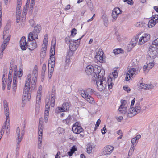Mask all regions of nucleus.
Masks as SVG:
<instances>
[{
	"label": "nucleus",
	"mask_w": 158,
	"mask_h": 158,
	"mask_svg": "<svg viewBox=\"0 0 158 158\" xmlns=\"http://www.w3.org/2000/svg\"><path fill=\"white\" fill-rule=\"evenodd\" d=\"M99 57V62L102 63L105 62V59L103 58V56H100Z\"/></svg>",
	"instance_id": "obj_42"
},
{
	"label": "nucleus",
	"mask_w": 158,
	"mask_h": 158,
	"mask_svg": "<svg viewBox=\"0 0 158 158\" xmlns=\"http://www.w3.org/2000/svg\"><path fill=\"white\" fill-rule=\"evenodd\" d=\"M148 86L147 84L144 83H140V87L142 89H147V86Z\"/></svg>",
	"instance_id": "obj_43"
},
{
	"label": "nucleus",
	"mask_w": 158,
	"mask_h": 158,
	"mask_svg": "<svg viewBox=\"0 0 158 158\" xmlns=\"http://www.w3.org/2000/svg\"><path fill=\"white\" fill-rule=\"evenodd\" d=\"M148 86H147L146 89H153L154 87L153 85L152 84L147 85Z\"/></svg>",
	"instance_id": "obj_57"
},
{
	"label": "nucleus",
	"mask_w": 158,
	"mask_h": 158,
	"mask_svg": "<svg viewBox=\"0 0 158 158\" xmlns=\"http://www.w3.org/2000/svg\"><path fill=\"white\" fill-rule=\"evenodd\" d=\"M112 11L113 12V13H114L115 14H117L118 15L122 12V11L120 10V8L118 7L114 8Z\"/></svg>",
	"instance_id": "obj_28"
},
{
	"label": "nucleus",
	"mask_w": 158,
	"mask_h": 158,
	"mask_svg": "<svg viewBox=\"0 0 158 158\" xmlns=\"http://www.w3.org/2000/svg\"><path fill=\"white\" fill-rule=\"evenodd\" d=\"M152 46L154 47L155 49V50L158 52V38L152 42V44L149 47Z\"/></svg>",
	"instance_id": "obj_15"
},
{
	"label": "nucleus",
	"mask_w": 158,
	"mask_h": 158,
	"mask_svg": "<svg viewBox=\"0 0 158 158\" xmlns=\"http://www.w3.org/2000/svg\"><path fill=\"white\" fill-rule=\"evenodd\" d=\"M77 30L75 28L73 29L71 31V36L73 37L77 33Z\"/></svg>",
	"instance_id": "obj_33"
},
{
	"label": "nucleus",
	"mask_w": 158,
	"mask_h": 158,
	"mask_svg": "<svg viewBox=\"0 0 158 158\" xmlns=\"http://www.w3.org/2000/svg\"><path fill=\"white\" fill-rule=\"evenodd\" d=\"M87 3L88 7L89 8L90 10H91L93 9L92 3L91 2L88 1H87Z\"/></svg>",
	"instance_id": "obj_51"
},
{
	"label": "nucleus",
	"mask_w": 158,
	"mask_h": 158,
	"mask_svg": "<svg viewBox=\"0 0 158 158\" xmlns=\"http://www.w3.org/2000/svg\"><path fill=\"white\" fill-rule=\"evenodd\" d=\"M50 106L49 104L48 103V102L47 101L46 102V104L45 106V110H49Z\"/></svg>",
	"instance_id": "obj_59"
},
{
	"label": "nucleus",
	"mask_w": 158,
	"mask_h": 158,
	"mask_svg": "<svg viewBox=\"0 0 158 158\" xmlns=\"http://www.w3.org/2000/svg\"><path fill=\"white\" fill-rule=\"evenodd\" d=\"M63 109V108L62 107H58L56 109L55 112H56L58 113L60 112L64 111Z\"/></svg>",
	"instance_id": "obj_37"
},
{
	"label": "nucleus",
	"mask_w": 158,
	"mask_h": 158,
	"mask_svg": "<svg viewBox=\"0 0 158 158\" xmlns=\"http://www.w3.org/2000/svg\"><path fill=\"white\" fill-rule=\"evenodd\" d=\"M85 99L89 103H92L94 100V99L89 94H85Z\"/></svg>",
	"instance_id": "obj_20"
},
{
	"label": "nucleus",
	"mask_w": 158,
	"mask_h": 158,
	"mask_svg": "<svg viewBox=\"0 0 158 158\" xmlns=\"http://www.w3.org/2000/svg\"><path fill=\"white\" fill-rule=\"evenodd\" d=\"M40 94L41 93H38V92L37 95L36 97L37 103H39L40 102V100L41 98V94Z\"/></svg>",
	"instance_id": "obj_36"
},
{
	"label": "nucleus",
	"mask_w": 158,
	"mask_h": 158,
	"mask_svg": "<svg viewBox=\"0 0 158 158\" xmlns=\"http://www.w3.org/2000/svg\"><path fill=\"white\" fill-rule=\"evenodd\" d=\"M56 41L55 42V43L52 46H52L51 47V49L50 51V56H54L55 54V45H56Z\"/></svg>",
	"instance_id": "obj_22"
},
{
	"label": "nucleus",
	"mask_w": 158,
	"mask_h": 158,
	"mask_svg": "<svg viewBox=\"0 0 158 158\" xmlns=\"http://www.w3.org/2000/svg\"><path fill=\"white\" fill-rule=\"evenodd\" d=\"M72 40H71L70 37H66L65 39L66 43L67 44H70Z\"/></svg>",
	"instance_id": "obj_45"
},
{
	"label": "nucleus",
	"mask_w": 158,
	"mask_h": 158,
	"mask_svg": "<svg viewBox=\"0 0 158 158\" xmlns=\"http://www.w3.org/2000/svg\"><path fill=\"white\" fill-rule=\"evenodd\" d=\"M20 129L19 127H18L16 129V133H17L18 135V137L17 139H20L19 138L20 136Z\"/></svg>",
	"instance_id": "obj_56"
},
{
	"label": "nucleus",
	"mask_w": 158,
	"mask_h": 158,
	"mask_svg": "<svg viewBox=\"0 0 158 158\" xmlns=\"http://www.w3.org/2000/svg\"><path fill=\"white\" fill-rule=\"evenodd\" d=\"M102 18L104 25L106 27H107L108 25V20L107 17L106 15H102Z\"/></svg>",
	"instance_id": "obj_24"
},
{
	"label": "nucleus",
	"mask_w": 158,
	"mask_h": 158,
	"mask_svg": "<svg viewBox=\"0 0 158 158\" xmlns=\"http://www.w3.org/2000/svg\"><path fill=\"white\" fill-rule=\"evenodd\" d=\"M31 75L30 74H28L27 76L26 80V83L25 84L26 87H27V86L28 87V86H30L31 82Z\"/></svg>",
	"instance_id": "obj_18"
},
{
	"label": "nucleus",
	"mask_w": 158,
	"mask_h": 158,
	"mask_svg": "<svg viewBox=\"0 0 158 158\" xmlns=\"http://www.w3.org/2000/svg\"><path fill=\"white\" fill-rule=\"evenodd\" d=\"M157 22L152 18L149 21L148 25L149 27H152Z\"/></svg>",
	"instance_id": "obj_19"
},
{
	"label": "nucleus",
	"mask_w": 158,
	"mask_h": 158,
	"mask_svg": "<svg viewBox=\"0 0 158 158\" xmlns=\"http://www.w3.org/2000/svg\"><path fill=\"white\" fill-rule=\"evenodd\" d=\"M6 120L5 122L6 124H8V125H10V118L9 117V115H8V116H6Z\"/></svg>",
	"instance_id": "obj_46"
},
{
	"label": "nucleus",
	"mask_w": 158,
	"mask_h": 158,
	"mask_svg": "<svg viewBox=\"0 0 158 158\" xmlns=\"http://www.w3.org/2000/svg\"><path fill=\"white\" fill-rule=\"evenodd\" d=\"M77 150V148L75 146H73L72 147L70 150V151L74 153Z\"/></svg>",
	"instance_id": "obj_50"
},
{
	"label": "nucleus",
	"mask_w": 158,
	"mask_h": 158,
	"mask_svg": "<svg viewBox=\"0 0 158 158\" xmlns=\"http://www.w3.org/2000/svg\"><path fill=\"white\" fill-rule=\"evenodd\" d=\"M64 129L60 127H59L58 128V133L60 134L61 133H63L64 132Z\"/></svg>",
	"instance_id": "obj_55"
},
{
	"label": "nucleus",
	"mask_w": 158,
	"mask_h": 158,
	"mask_svg": "<svg viewBox=\"0 0 158 158\" xmlns=\"http://www.w3.org/2000/svg\"><path fill=\"white\" fill-rule=\"evenodd\" d=\"M33 73L34 74L35 78H37V75L38 74V71L36 69H34L33 71Z\"/></svg>",
	"instance_id": "obj_58"
},
{
	"label": "nucleus",
	"mask_w": 158,
	"mask_h": 158,
	"mask_svg": "<svg viewBox=\"0 0 158 158\" xmlns=\"http://www.w3.org/2000/svg\"><path fill=\"white\" fill-rule=\"evenodd\" d=\"M48 35L47 34L45 35L44 36V38L43 41V44L42 45V47L44 46V47H42L43 48V51H46L47 49V44L48 42Z\"/></svg>",
	"instance_id": "obj_14"
},
{
	"label": "nucleus",
	"mask_w": 158,
	"mask_h": 158,
	"mask_svg": "<svg viewBox=\"0 0 158 158\" xmlns=\"http://www.w3.org/2000/svg\"><path fill=\"white\" fill-rule=\"evenodd\" d=\"M22 139V136L21 137L20 139H16V151H19V149L20 145L19 143L21 141Z\"/></svg>",
	"instance_id": "obj_23"
},
{
	"label": "nucleus",
	"mask_w": 158,
	"mask_h": 158,
	"mask_svg": "<svg viewBox=\"0 0 158 158\" xmlns=\"http://www.w3.org/2000/svg\"><path fill=\"white\" fill-rule=\"evenodd\" d=\"M107 130L105 128V126H104V127H103L102 129H101V132L102 134H104L106 131Z\"/></svg>",
	"instance_id": "obj_64"
},
{
	"label": "nucleus",
	"mask_w": 158,
	"mask_h": 158,
	"mask_svg": "<svg viewBox=\"0 0 158 158\" xmlns=\"http://www.w3.org/2000/svg\"><path fill=\"white\" fill-rule=\"evenodd\" d=\"M86 73L88 75H91L93 77V73H94V67L91 65L87 66L85 69Z\"/></svg>",
	"instance_id": "obj_11"
},
{
	"label": "nucleus",
	"mask_w": 158,
	"mask_h": 158,
	"mask_svg": "<svg viewBox=\"0 0 158 158\" xmlns=\"http://www.w3.org/2000/svg\"><path fill=\"white\" fill-rule=\"evenodd\" d=\"M62 107L63 108L64 111L69 110V105L67 102L64 103L62 105Z\"/></svg>",
	"instance_id": "obj_26"
},
{
	"label": "nucleus",
	"mask_w": 158,
	"mask_h": 158,
	"mask_svg": "<svg viewBox=\"0 0 158 158\" xmlns=\"http://www.w3.org/2000/svg\"><path fill=\"white\" fill-rule=\"evenodd\" d=\"M118 16V15H117V14H115L114 13H113V12L112 11V16L113 18V20H115Z\"/></svg>",
	"instance_id": "obj_38"
},
{
	"label": "nucleus",
	"mask_w": 158,
	"mask_h": 158,
	"mask_svg": "<svg viewBox=\"0 0 158 158\" xmlns=\"http://www.w3.org/2000/svg\"><path fill=\"white\" fill-rule=\"evenodd\" d=\"M104 70H102L100 66L96 65L94 67V73H93V78L98 79L102 78L104 75Z\"/></svg>",
	"instance_id": "obj_2"
},
{
	"label": "nucleus",
	"mask_w": 158,
	"mask_h": 158,
	"mask_svg": "<svg viewBox=\"0 0 158 158\" xmlns=\"http://www.w3.org/2000/svg\"><path fill=\"white\" fill-rule=\"evenodd\" d=\"M41 29V25L38 24L34 27V29L32 32H30L28 35L30 36L32 40L35 39H37L38 38V34L39 33Z\"/></svg>",
	"instance_id": "obj_5"
},
{
	"label": "nucleus",
	"mask_w": 158,
	"mask_h": 158,
	"mask_svg": "<svg viewBox=\"0 0 158 158\" xmlns=\"http://www.w3.org/2000/svg\"><path fill=\"white\" fill-rule=\"evenodd\" d=\"M150 39V35L149 34H145L139 40L138 44L141 45L148 41Z\"/></svg>",
	"instance_id": "obj_9"
},
{
	"label": "nucleus",
	"mask_w": 158,
	"mask_h": 158,
	"mask_svg": "<svg viewBox=\"0 0 158 158\" xmlns=\"http://www.w3.org/2000/svg\"><path fill=\"white\" fill-rule=\"evenodd\" d=\"M6 29L7 28H6V31H4L3 33V39L4 40L1 46V54L2 55L3 54V51L6 48L8 43L10 40L11 37V35H6V31H7Z\"/></svg>",
	"instance_id": "obj_3"
},
{
	"label": "nucleus",
	"mask_w": 158,
	"mask_h": 158,
	"mask_svg": "<svg viewBox=\"0 0 158 158\" xmlns=\"http://www.w3.org/2000/svg\"><path fill=\"white\" fill-rule=\"evenodd\" d=\"M140 102H138L135 104V110L136 114L140 113L141 110V108L140 106Z\"/></svg>",
	"instance_id": "obj_21"
},
{
	"label": "nucleus",
	"mask_w": 158,
	"mask_h": 158,
	"mask_svg": "<svg viewBox=\"0 0 158 158\" xmlns=\"http://www.w3.org/2000/svg\"><path fill=\"white\" fill-rule=\"evenodd\" d=\"M135 39H133V38L131 40L130 43L129 44L130 45H131V48H133L135 46L136 44L137 43V41H135Z\"/></svg>",
	"instance_id": "obj_31"
},
{
	"label": "nucleus",
	"mask_w": 158,
	"mask_h": 158,
	"mask_svg": "<svg viewBox=\"0 0 158 158\" xmlns=\"http://www.w3.org/2000/svg\"><path fill=\"white\" fill-rule=\"evenodd\" d=\"M74 51H72L71 50H69L68 52H67V56H68L69 57L71 56H72L73 54V52Z\"/></svg>",
	"instance_id": "obj_54"
},
{
	"label": "nucleus",
	"mask_w": 158,
	"mask_h": 158,
	"mask_svg": "<svg viewBox=\"0 0 158 158\" xmlns=\"http://www.w3.org/2000/svg\"><path fill=\"white\" fill-rule=\"evenodd\" d=\"M86 92L87 94L91 95L94 93V91L91 89L88 88L87 89Z\"/></svg>",
	"instance_id": "obj_35"
},
{
	"label": "nucleus",
	"mask_w": 158,
	"mask_h": 158,
	"mask_svg": "<svg viewBox=\"0 0 158 158\" xmlns=\"http://www.w3.org/2000/svg\"><path fill=\"white\" fill-rule=\"evenodd\" d=\"M30 88V86H28V87L27 86L26 87L25 85L23 94L22 101L25 100L26 98H27L28 101H29L30 100L31 95L29 91Z\"/></svg>",
	"instance_id": "obj_7"
},
{
	"label": "nucleus",
	"mask_w": 158,
	"mask_h": 158,
	"mask_svg": "<svg viewBox=\"0 0 158 158\" xmlns=\"http://www.w3.org/2000/svg\"><path fill=\"white\" fill-rule=\"evenodd\" d=\"M104 52L102 49H99L98 52H97V55H100L101 56H103Z\"/></svg>",
	"instance_id": "obj_52"
},
{
	"label": "nucleus",
	"mask_w": 158,
	"mask_h": 158,
	"mask_svg": "<svg viewBox=\"0 0 158 158\" xmlns=\"http://www.w3.org/2000/svg\"><path fill=\"white\" fill-rule=\"evenodd\" d=\"M103 76L102 77V78H98V79L93 78V81L94 82H96V85L98 86L99 85H103V82L104 81Z\"/></svg>",
	"instance_id": "obj_13"
},
{
	"label": "nucleus",
	"mask_w": 158,
	"mask_h": 158,
	"mask_svg": "<svg viewBox=\"0 0 158 158\" xmlns=\"http://www.w3.org/2000/svg\"><path fill=\"white\" fill-rule=\"evenodd\" d=\"M94 148V146L90 143H88L87 145V152L88 154H90L92 152V151Z\"/></svg>",
	"instance_id": "obj_17"
},
{
	"label": "nucleus",
	"mask_w": 158,
	"mask_h": 158,
	"mask_svg": "<svg viewBox=\"0 0 158 158\" xmlns=\"http://www.w3.org/2000/svg\"><path fill=\"white\" fill-rule=\"evenodd\" d=\"M23 71L22 70L20 69L19 73L18 74V77L19 78H20V79H21V77L22 76L23 73H22Z\"/></svg>",
	"instance_id": "obj_61"
},
{
	"label": "nucleus",
	"mask_w": 158,
	"mask_h": 158,
	"mask_svg": "<svg viewBox=\"0 0 158 158\" xmlns=\"http://www.w3.org/2000/svg\"><path fill=\"white\" fill-rule=\"evenodd\" d=\"M5 114L6 116L9 115V109L8 107L4 108Z\"/></svg>",
	"instance_id": "obj_47"
},
{
	"label": "nucleus",
	"mask_w": 158,
	"mask_h": 158,
	"mask_svg": "<svg viewBox=\"0 0 158 158\" xmlns=\"http://www.w3.org/2000/svg\"><path fill=\"white\" fill-rule=\"evenodd\" d=\"M84 130L82 127L81 126L77 127L75 128V127H72V131L75 134H79L81 132L83 131Z\"/></svg>",
	"instance_id": "obj_12"
},
{
	"label": "nucleus",
	"mask_w": 158,
	"mask_h": 158,
	"mask_svg": "<svg viewBox=\"0 0 158 158\" xmlns=\"http://www.w3.org/2000/svg\"><path fill=\"white\" fill-rule=\"evenodd\" d=\"M55 94H56L51 93V100H52V102H55Z\"/></svg>",
	"instance_id": "obj_44"
},
{
	"label": "nucleus",
	"mask_w": 158,
	"mask_h": 158,
	"mask_svg": "<svg viewBox=\"0 0 158 158\" xmlns=\"http://www.w3.org/2000/svg\"><path fill=\"white\" fill-rule=\"evenodd\" d=\"M18 77V72L14 71L13 73V83L12 85V89L13 91L15 92L17 89V81Z\"/></svg>",
	"instance_id": "obj_10"
},
{
	"label": "nucleus",
	"mask_w": 158,
	"mask_h": 158,
	"mask_svg": "<svg viewBox=\"0 0 158 158\" xmlns=\"http://www.w3.org/2000/svg\"><path fill=\"white\" fill-rule=\"evenodd\" d=\"M74 42L72 40L71 41V43H70L69 45V49L70 50L73 51H75L78 48V45H74Z\"/></svg>",
	"instance_id": "obj_16"
},
{
	"label": "nucleus",
	"mask_w": 158,
	"mask_h": 158,
	"mask_svg": "<svg viewBox=\"0 0 158 158\" xmlns=\"http://www.w3.org/2000/svg\"><path fill=\"white\" fill-rule=\"evenodd\" d=\"M136 113L135 112V113H128L127 114V117H133L134 116H135V115H136Z\"/></svg>",
	"instance_id": "obj_62"
},
{
	"label": "nucleus",
	"mask_w": 158,
	"mask_h": 158,
	"mask_svg": "<svg viewBox=\"0 0 158 158\" xmlns=\"http://www.w3.org/2000/svg\"><path fill=\"white\" fill-rule=\"evenodd\" d=\"M21 6L18 7V6H17L16 13L17 15H20L21 13V10L20 9Z\"/></svg>",
	"instance_id": "obj_39"
},
{
	"label": "nucleus",
	"mask_w": 158,
	"mask_h": 158,
	"mask_svg": "<svg viewBox=\"0 0 158 158\" xmlns=\"http://www.w3.org/2000/svg\"><path fill=\"white\" fill-rule=\"evenodd\" d=\"M147 64L148 70H149L154 66V64L152 62H149Z\"/></svg>",
	"instance_id": "obj_34"
},
{
	"label": "nucleus",
	"mask_w": 158,
	"mask_h": 158,
	"mask_svg": "<svg viewBox=\"0 0 158 158\" xmlns=\"http://www.w3.org/2000/svg\"><path fill=\"white\" fill-rule=\"evenodd\" d=\"M138 70L136 71V69L133 68H131L126 74L125 80L128 81L133 76L138 73Z\"/></svg>",
	"instance_id": "obj_6"
},
{
	"label": "nucleus",
	"mask_w": 158,
	"mask_h": 158,
	"mask_svg": "<svg viewBox=\"0 0 158 158\" xmlns=\"http://www.w3.org/2000/svg\"><path fill=\"white\" fill-rule=\"evenodd\" d=\"M134 145V144H132L129 151L128 155L130 156H131L132 153L134 152L135 149V146Z\"/></svg>",
	"instance_id": "obj_30"
},
{
	"label": "nucleus",
	"mask_w": 158,
	"mask_h": 158,
	"mask_svg": "<svg viewBox=\"0 0 158 158\" xmlns=\"http://www.w3.org/2000/svg\"><path fill=\"white\" fill-rule=\"evenodd\" d=\"M123 51L121 49V48H118L114 50V53L115 54H118L120 53H122V51Z\"/></svg>",
	"instance_id": "obj_32"
},
{
	"label": "nucleus",
	"mask_w": 158,
	"mask_h": 158,
	"mask_svg": "<svg viewBox=\"0 0 158 158\" xmlns=\"http://www.w3.org/2000/svg\"><path fill=\"white\" fill-rule=\"evenodd\" d=\"M154 47H149L148 51V54L147 56V59L149 60V62H152L153 59L158 56V52L155 50Z\"/></svg>",
	"instance_id": "obj_4"
},
{
	"label": "nucleus",
	"mask_w": 158,
	"mask_h": 158,
	"mask_svg": "<svg viewBox=\"0 0 158 158\" xmlns=\"http://www.w3.org/2000/svg\"><path fill=\"white\" fill-rule=\"evenodd\" d=\"M84 36V35H83L80 38L78 39L72 40V41H73L74 42V44L76 45L77 44L78 48L79 44L80 43V40Z\"/></svg>",
	"instance_id": "obj_25"
},
{
	"label": "nucleus",
	"mask_w": 158,
	"mask_h": 158,
	"mask_svg": "<svg viewBox=\"0 0 158 158\" xmlns=\"http://www.w3.org/2000/svg\"><path fill=\"white\" fill-rule=\"evenodd\" d=\"M29 2H27L26 3V4L25 6H24L23 11V15L24 14V15H26V13L27 12V8L28 7V6L29 5Z\"/></svg>",
	"instance_id": "obj_27"
},
{
	"label": "nucleus",
	"mask_w": 158,
	"mask_h": 158,
	"mask_svg": "<svg viewBox=\"0 0 158 158\" xmlns=\"http://www.w3.org/2000/svg\"><path fill=\"white\" fill-rule=\"evenodd\" d=\"M128 111L131 113H134L136 112V110L135 108L132 107H130V108L129 109Z\"/></svg>",
	"instance_id": "obj_40"
},
{
	"label": "nucleus",
	"mask_w": 158,
	"mask_h": 158,
	"mask_svg": "<svg viewBox=\"0 0 158 158\" xmlns=\"http://www.w3.org/2000/svg\"><path fill=\"white\" fill-rule=\"evenodd\" d=\"M20 15H16V22L19 23V22L20 20Z\"/></svg>",
	"instance_id": "obj_60"
},
{
	"label": "nucleus",
	"mask_w": 158,
	"mask_h": 158,
	"mask_svg": "<svg viewBox=\"0 0 158 158\" xmlns=\"http://www.w3.org/2000/svg\"><path fill=\"white\" fill-rule=\"evenodd\" d=\"M123 1L131 5H133L134 3L133 0H123Z\"/></svg>",
	"instance_id": "obj_41"
},
{
	"label": "nucleus",
	"mask_w": 158,
	"mask_h": 158,
	"mask_svg": "<svg viewBox=\"0 0 158 158\" xmlns=\"http://www.w3.org/2000/svg\"><path fill=\"white\" fill-rule=\"evenodd\" d=\"M124 107V106H123V105H121L120 106L118 110L121 113H122L123 112L122 111L123 110L122 109H123Z\"/></svg>",
	"instance_id": "obj_63"
},
{
	"label": "nucleus",
	"mask_w": 158,
	"mask_h": 158,
	"mask_svg": "<svg viewBox=\"0 0 158 158\" xmlns=\"http://www.w3.org/2000/svg\"><path fill=\"white\" fill-rule=\"evenodd\" d=\"M98 90L100 91H102L103 89H105V87L103 85H98L97 86Z\"/></svg>",
	"instance_id": "obj_53"
},
{
	"label": "nucleus",
	"mask_w": 158,
	"mask_h": 158,
	"mask_svg": "<svg viewBox=\"0 0 158 158\" xmlns=\"http://www.w3.org/2000/svg\"><path fill=\"white\" fill-rule=\"evenodd\" d=\"M114 149L113 146L109 145L104 147L103 149V151L101 153L102 155H108L110 154Z\"/></svg>",
	"instance_id": "obj_8"
},
{
	"label": "nucleus",
	"mask_w": 158,
	"mask_h": 158,
	"mask_svg": "<svg viewBox=\"0 0 158 158\" xmlns=\"http://www.w3.org/2000/svg\"><path fill=\"white\" fill-rule=\"evenodd\" d=\"M29 23L31 26L32 27L35 26V23L33 19H31L30 20Z\"/></svg>",
	"instance_id": "obj_49"
},
{
	"label": "nucleus",
	"mask_w": 158,
	"mask_h": 158,
	"mask_svg": "<svg viewBox=\"0 0 158 158\" xmlns=\"http://www.w3.org/2000/svg\"><path fill=\"white\" fill-rule=\"evenodd\" d=\"M152 19L155 20V21L158 23V15H155L152 16Z\"/></svg>",
	"instance_id": "obj_48"
},
{
	"label": "nucleus",
	"mask_w": 158,
	"mask_h": 158,
	"mask_svg": "<svg viewBox=\"0 0 158 158\" xmlns=\"http://www.w3.org/2000/svg\"><path fill=\"white\" fill-rule=\"evenodd\" d=\"M71 120V116L69 115L67 118L63 120L62 122L67 124H68Z\"/></svg>",
	"instance_id": "obj_29"
},
{
	"label": "nucleus",
	"mask_w": 158,
	"mask_h": 158,
	"mask_svg": "<svg viewBox=\"0 0 158 158\" xmlns=\"http://www.w3.org/2000/svg\"><path fill=\"white\" fill-rule=\"evenodd\" d=\"M35 39L32 40L30 36L28 35V41L27 42L25 37H22L20 41V46L21 49L22 50H25L26 49L27 47L28 49L31 51L36 48L37 47V45Z\"/></svg>",
	"instance_id": "obj_1"
}]
</instances>
